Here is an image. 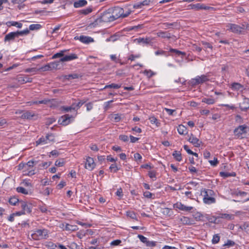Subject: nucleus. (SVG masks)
Masks as SVG:
<instances>
[{"label":"nucleus","mask_w":249,"mask_h":249,"mask_svg":"<svg viewBox=\"0 0 249 249\" xmlns=\"http://www.w3.org/2000/svg\"><path fill=\"white\" fill-rule=\"evenodd\" d=\"M61 61H55L54 62L50 63V66H51V67L52 69H57L58 66L59 65L60 62Z\"/></svg>","instance_id":"nucleus-45"},{"label":"nucleus","mask_w":249,"mask_h":249,"mask_svg":"<svg viewBox=\"0 0 249 249\" xmlns=\"http://www.w3.org/2000/svg\"><path fill=\"white\" fill-rule=\"evenodd\" d=\"M196 78L198 80V84H202L209 80L208 76L204 74L201 75V76H197Z\"/></svg>","instance_id":"nucleus-21"},{"label":"nucleus","mask_w":249,"mask_h":249,"mask_svg":"<svg viewBox=\"0 0 249 249\" xmlns=\"http://www.w3.org/2000/svg\"><path fill=\"white\" fill-rule=\"evenodd\" d=\"M16 190L18 193H20L24 195H27L28 194V191L22 187H18L17 188Z\"/></svg>","instance_id":"nucleus-41"},{"label":"nucleus","mask_w":249,"mask_h":249,"mask_svg":"<svg viewBox=\"0 0 249 249\" xmlns=\"http://www.w3.org/2000/svg\"><path fill=\"white\" fill-rule=\"evenodd\" d=\"M32 238L35 240L47 239L48 237V231L46 229H37L31 234Z\"/></svg>","instance_id":"nucleus-5"},{"label":"nucleus","mask_w":249,"mask_h":249,"mask_svg":"<svg viewBox=\"0 0 249 249\" xmlns=\"http://www.w3.org/2000/svg\"><path fill=\"white\" fill-rule=\"evenodd\" d=\"M170 52L171 53L176 54L177 56H180L181 55V57L183 58V57L185 56L186 55V53L184 52H181L180 51L177 49H170Z\"/></svg>","instance_id":"nucleus-22"},{"label":"nucleus","mask_w":249,"mask_h":249,"mask_svg":"<svg viewBox=\"0 0 249 249\" xmlns=\"http://www.w3.org/2000/svg\"><path fill=\"white\" fill-rule=\"evenodd\" d=\"M121 87V85H118L114 83H112L109 85H106L104 89H107V88H113L118 89L120 88Z\"/></svg>","instance_id":"nucleus-39"},{"label":"nucleus","mask_w":249,"mask_h":249,"mask_svg":"<svg viewBox=\"0 0 249 249\" xmlns=\"http://www.w3.org/2000/svg\"><path fill=\"white\" fill-rule=\"evenodd\" d=\"M188 141L192 143L195 146L198 147L200 145V143L202 142L199 140L193 134H191Z\"/></svg>","instance_id":"nucleus-16"},{"label":"nucleus","mask_w":249,"mask_h":249,"mask_svg":"<svg viewBox=\"0 0 249 249\" xmlns=\"http://www.w3.org/2000/svg\"><path fill=\"white\" fill-rule=\"evenodd\" d=\"M174 207L182 211L189 212L193 209V207L191 206H186L181 203L180 202H177L174 205Z\"/></svg>","instance_id":"nucleus-15"},{"label":"nucleus","mask_w":249,"mask_h":249,"mask_svg":"<svg viewBox=\"0 0 249 249\" xmlns=\"http://www.w3.org/2000/svg\"><path fill=\"white\" fill-rule=\"evenodd\" d=\"M180 221L183 225H191L195 224L194 221L193 219L186 216L181 217Z\"/></svg>","instance_id":"nucleus-19"},{"label":"nucleus","mask_w":249,"mask_h":249,"mask_svg":"<svg viewBox=\"0 0 249 249\" xmlns=\"http://www.w3.org/2000/svg\"><path fill=\"white\" fill-rule=\"evenodd\" d=\"M230 88L234 91H242L244 87L239 83L234 82L231 84Z\"/></svg>","instance_id":"nucleus-18"},{"label":"nucleus","mask_w":249,"mask_h":249,"mask_svg":"<svg viewBox=\"0 0 249 249\" xmlns=\"http://www.w3.org/2000/svg\"><path fill=\"white\" fill-rule=\"evenodd\" d=\"M192 50L193 51H196V52H200L201 51L202 48L198 46L196 44H194L192 46Z\"/></svg>","instance_id":"nucleus-54"},{"label":"nucleus","mask_w":249,"mask_h":249,"mask_svg":"<svg viewBox=\"0 0 249 249\" xmlns=\"http://www.w3.org/2000/svg\"><path fill=\"white\" fill-rule=\"evenodd\" d=\"M42 27V26L39 24H33L29 26L30 30H37L40 29Z\"/></svg>","instance_id":"nucleus-35"},{"label":"nucleus","mask_w":249,"mask_h":249,"mask_svg":"<svg viewBox=\"0 0 249 249\" xmlns=\"http://www.w3.org/2000/svg\"><path fill=\"white\" fill-rule=\"evenodd\" d=\"M74 39L79 40L81 42L85 44H89L90 43L94 42V39L93 38L90 36H85L83 35H81L79 36H76L74 37Z\"/></svg>","instance_id":"nucleus-10"},{"label":"nucleus","mask_w":249,"mask_h":249,"mask_svg":"<svg viewBox=\"0 0 249 249\" xmlns=\"http://www.w3.org/2000/svg\"><path fill=\"white\" fill-rule=\"evenodd\" d=\"M201 195L203 194V202L207 204H210L215 202V199L213 197L214 192L212 190L204 189L201 191Z\"/></svg>","instance_id":"nucleus-3"},{"label":"nucleus","mask_w":249,"mask_h":249,"mask_svg":"<svg viewBox=\"0 0 249 249\" xmlns=\"http://www.w3.org/2000/svg\"><path fill=\"white\" fill-rule=\"evenodd\" d=\"M190 85L192 86H195L198 85V80L196 78L192 79L190 81Z\"/></svg>","instance_id":"nucleus-59"},{"label":"nucleus","mask_w":249,"mask_h":249,"mask_svg":"<svg viewBox=\"0 0 249 249\" xmlns=\"http://www.w3.org/2000/svg\"><path fill=\"white\" fill-rule=\"evenodd\" d=\"M191 7V9H196L197 10L202 9V4L200 3H197L196 4H191L190 5Z\"/></svg>","instance_id":"nucleus-46"},{"label":"nucleus","mask_w":249,"mask_h":249,"mask_svg":"<svg viewBox=\"0 0 249 249\" xmlns=\"http://www.w3.org/2000/svg\"><path fill=\"white\" fill-rule=\"evenodd\" d=\"M80 77L79 75L77 73H72L64 76L65 79L70 80L78 78Z\"/></svg>","instance_id":"nucleus-29"},{"label":"nucleus","mask_w":249,"mask_h":249,"mask_svg":"<svg viewBox=\"0 0 249 249\" xmlns=\"http://www.w3.org/2000/svg\"><path fill=\"white\" fill-rule=\"evenodd\" d=\"M157 35L159 37L164 38H169L171 37L170 34L167 32H159L157 33Z\"/></svg>","instance_id":"nucleus-26"},{"label":"nucleus","mask_w":249,"mask_h":249,"mask_svg":"<svg viewBox=\"0 0 249 249\" xmlns=\"http://www.w3.org/2000/svg\"><path fill=\"white\" fill-rule=\"evenodd\" d=\"M138 237L139 238V239L141 240V241H142L143 243H146V244L147 243V242L148 241L147 238H146L144 236H143L142 235H140V234L138 235Z\"/></svg>","instance_id":"nucleus-57"},{"label":"nucleus","mask_w":249,"mask_h":249,"mask_svg":"<svg viewBox=\"0 0 249 249\" xmlns=\"http://www.w3.org/2000/svg\"><path fill=\"white\" fill-rule=\"evenodd\" d=\"M240 228L242 230H245L247 232L249 231V224L244 223L243 225L241 226Z\"/></svg>","instance_id":"nucleus-55"},{"label":"nucleus","mask_w":249,"mask_h":249,"mask_svg":"<svg viewBox=\"0 0 249 249\" xmlns=\"http://www.w3.org/2000/svg\"><path fill=\"white\" fill-rule=\"evenodd\" d=\"M64 164L63 159L57 160L55 162V165L58 167H62L64 165Z\"/></svg>","instance_id":"nucleus-50"},{"label":"nucleus","mask_w":249,"mask_h":249,"mask_svg":"<svg viewBox=\"0 0 249 249\" xmlns=\"http://www.w3.org/2000/svg\"><path fill=\"white\" fill-rule=\"evenodd\" d=\"M178 131L179 134L181 135H185L187 133V129L183 125L180 124L178 127Z\"/></svg>","instance_id":"nucleus-24"},{"label":"nucleus","mask_w":249,"mask_h":249,"mask_svg":"<svg viewBox=\"0 0 249 249\" xmlns=\"http://www.w3.org/2000/svg\"><path fill=\"white\" fill-rule=\"evenodd\" d=\"M21 118L27 120H36L37 118V115L32 111H27L21 115Z\"/></svg>","instance_id":"nucleus-11"},{"label":"nucleus","mask_w":249,"mask_h":249,"mask_svg":"<svg viewBox=\"0 0 249 249\" xmlns=\"http://www.w3.org/2000/svg\"><path fill=\"white\" fill-rule=\"evenodd\" d=\"M219 240L220 236L218 234H215L213 236L212 242L213 244H215L218 243Z\"/></svg>","instance_id":"nucleus-40"},{"label":"nucleus","mask_w":249,"mask_h":249,"mask_svg":"<svg viewBox=\"0 0 249 249\" xmlns=\"http://www.w3.org/2000/svg\"><path fill=\"white\" fill-rule=\"evenodd\" d=\"M77 54L75 53H71L69 55H64V56L60 59V61L67 62L77 59Z\"/></svg>","instance_id":"nucleus-17"},{"label":"nucleus","mask_w":249,"mask_h":249,"mask_svg":"<svg viewBox=\"0 0 249 249\" xmlns=\"http://www.w3.org/2000/svg\"><path fill=\"white\" fill-rule=\"evenodd\" d=\"M16 34L17 35L18 37L20 36L27 35L29 34L30 31L29 30L26 29L23 31H17L16 32Z\"/></svg>","instance_id":"nucleus-37"},{"label":"nucleus","mask_w":249,"mask_h":249,"mask_svg":"<svg viewBox=\"0 0 249 249\" xmlns=\"http://www.w3.org/2000/svg\"><path fill=\"white\" fill-rule=\"evenodd\" d=\"M202 217V214L199 213H197L194 215V217L197 221L201 220Z\"/></svg>","instance_id":"nucleus-53"},{"label":"nucleus","mask_w":249,"mask_h":249,"mask_svg":"<svg viewBox=\"0 0 249 249\" xmlns=\"http://www.w3.org/2000/svg\"><path fill=\"white\" fill-rule=\"evenodd\" d=\"M19 81L22 82L23 83H30L32 81V78L28 76L21 77L19 78Z\"/></svg>","instance_id":"nucleus-36"},{"label":"nucleus","mask_w":249,"mask_h":249,"mask_svg":"<svg viewBox=\"0 0 249 249\" xmlns=\"http://www.w3.org/2000/svg\"><path fill=\"white\" fill-rule=\"evenodd\" d=\"M92 9L91 8L88 7L86 9L79 10L78 11V13L80 14L87 15L89 14V13H91L92 12Z\"/></svg>","instance_id":"nucleus-34"},{"label":"nucleus","mask_w":249,"mask_h":249,"mask_svg":"<svg viewBox=\"0 0 249 249\" xmlns=\"http://www.w3.org/2000/svg\"><path fill=\"white\" fill-rule=\"evenodd\" d=\"M239 107L242 111H244L249 109V99L244 96L243 102L240 104Z\"/></svg>","instance_id":"nucleus-14"},{"label":"nucleus","mask_w":249,"mask_h":249,"mask_svg":"<svg viewBox=\"0 0 249 249\" xmlns=\"http://www.w3.org/2000/svg\"><path fill=\"white\" fill-rule=\"evenodd\" d=\"M173 156L178 161H180L182 160L181 154L179 151H175L173 153Z\"/></svg>","instance_id":"nucleus-32"},{"label":"nucleus","mask_w":249,"mask_h":249,"mask_svg":"<svg viewBox=\"0 0 249 249\" xmlns=\"http://www.w3.org/2000/svg\"><path fill=\"white\" fill-rule=\"evenodd\" d=\"M202 102L205 103L208 105H213L215 103V100L212 98H203L202 100Z\"/></svg>","instance_id":"nucleus-33"},{"label":"nucleus","mask_w":249,"mask_h":249,"mask_svg":"<svg viewBox=\"0 0 249 249\" xmlns=\"http://www.w3.org/2000/svg\"><path fill=\"white\" fill-rule=\"evenodd\" d=\"M144 73L149 78L152 77L155 74V73L151 70H145Z\"/></svg>","instance_id":"nucleus-52"},{"label":"nucleus","mask_w":249,"mask_h":249,"mask_svg":"<svg viewBox=\"0 0 249 249\" xmlns=\"http://www.w3.org/2000/svg\"><path fill=\"white\" fill-rule=\"evenodd\" d=\"M143 28V25L142 24H140L137 26H134L131 28V30H135V31H139V29H141Z\"/></svg>","instance_id":"nucleus-61"},{"label":"nucleus","mask_w":249,"mask_h":249,"mask_svg":"<svg viewBox=\"0 0 249 249\" xmlns=\"http://www.w3.org/2000/svg\"><path fill=\"white\" fill-rule=\"evenodd\" d=\"M135 41H136L138 43H142V44H149L150 42V40L149 38H138L135 39Z\"/></svg>","instance_id":"nucleus-30"},{"label":"nucleus","mask_w":249,"mask_h":249,"mask_svg":"<svg viewBox=\"0 0 249 249\" xmlns=\"http://www.w3.org/2000/svg\"><path fill=\"white\" fill-rule=\"evenodd\" d=\"M68 50H63L60 51L59 52L54 54L53 56V59H55L59 57H63L64 56V53H66Z\"/></svg>","instance_id":"nucleus-27"},{"label":"nucleus","mask_w":249,"mask_h":249,"mask_svg":"<svg viewBox=\"0 0 249 249\" xmlns=\"http://www.w3.org/2000/svg\"><path fill=\"white\" fill-rule=\"evenodd\" d=\"M21 207L22 209V211L24 212L25 214L26 213H30L32 212V205L31 204L21 201Z\"/></svg>","instance_id":"nucleus-12"},{"label":"nucleus","mask_w":249,"mask_h":249,"mask_svg":"<svg viewBox=\"0 0 249 249\" xmlns=\"http://www.w3.org/2000/svg\"><path fill=\"white\" fill-rule=\"evenodd\" d=\"M158 209L160 212L163 214L164 215H170V209L168 208H158Z\"/></svg>","instance_id":"nucleus-28"},{"label":"nucleus","mask_w":249,"mask_h":249,"mask_svg":"<svg viewBox=\"0 0 249 249\" xmlns=\"http://www.w3.org/2000/svg\"><path fill=\"white\" fill-rule=\"evenodd\" d=\"M18 201V199L15 196L11 197L9 199V203L12 205H16Z\"/></svg>","instance_id":"nucleus-38"},{"label":"nucleus","mask_w":249,"mask_h":249,"mask_svg":"<svg viewBox=\"0 0 249 249\" xmlns=\"http://www.w3.org/2000/svg\"><path fill=\"white\" fill-rule=\"evenodd\" d=\"M54 142V136L52 134H48L45 137H42L39 139L36 142V144H45L50 143V142Z\"/></svg>","instance_id":"nucleus-7"},{"label":"nucleus","mask_w":249,"mask_h":249,"mask_svg":"<svg viewBox=\"0 0 249 249\" xmlns=\"http://www.w3.org/2000/svg\"><path fill=\"white\" fill-rule=\"evenodd\" d=\"M109 169L114 173H116L119 170V168H118L116 164L115 163L112 164L110 165Z\"/></svg>","instance_id":"nucleus-47"},{"label":"nucleus","mask_w":249,"mask_h":249,"mask_svg":"<svg viewBox=\"0 0 249 249\" xmlns=\"http://www.w3.org/2000/svg\"><path fill=\"white\" fill-rule=\"evenodd\" d=\"M38 161L36 160H31L24 163L25 170L23 171L24 175L31 176L35 174V170L33 169L35 165L37 164Z\"/></svg>","instance_id":"nucleus-4"},{"label":"nucleus","mask_w":249,"mask_h":249,"mask_svg":"<svg viewBox=\"0 0 249 249\" xmlns=\"http://www.w3.org/2000/svg\"><path fill=\"white\" fill-rule=\"evenodd\" d=\"M39 209L40 211L43 213H47L48 212H50L47 210V208L45 205L39 206Z\"/></svg>","instance_id":"nucleus-48"},{"label":"nucleus","mask_w":249,"mask_h":249,"mask_svg":"<svg viewBox=\"0 0 249 249\" xmlns=\"http://www.w3.org/2000/svg\"><path fill=\"white\" fill-rule=\"evenodd\" d=\"M247 127L245 125H239L234 130V134L235 136L239 137L243 134L247 133Z\"/></svg>","instance_id":"nucleus-9"},{"label":"nucleus","mask_w":249,"mask_h":249,"mask_svg":"<svg viewBox=\"0 0 249 249\" xmlns=\"http://www.w3.org/2000/svg\"><path fill=\"white\" fill-rule=\"evenodd\" d=\"M6 24L7 26H16L18 28H21L22 26V24L17 21H8L6 22Z\"/></svg>","instance_id":"nucleus-25"},{"label":"nucleus","mask_w":249,"mask_h":249,"mask_svg":"<svg viewBox=\"0 0 249 249\" xmlns=\"http://www.w3.org/2000/svg\"><path fill=\"white\" fill-rule=\"evenodd\" d=\"M114 21V18H113L110 11H109V9L102 13L98 18H97L94 21L95 24H98L101 22H109Z\"/></svg>","instance_id":"nucleus-2"},{"label":"nucleus","mask_w":249,"mask_h":249,"mask_svg":"<svg viewBox=\"0 0 249 249\" xmlns=\"http://www.w3.org/2000/svg\"><path fill=\"white\" fill-rule=\"evenodd\" d=\"M175 24H176V23H163L162 24L160 23V24H159V26L161 25V27H163V28H170V26H173V25H174Z\"/></svg>","instance_id":"nucleus-43"},{"label":"nucleus","mask_w":249,"mask_h":249,"mask_svg":"<svg viewBox=\"0 0 249 249\" xmlns=\"http://www.w3.org/2000/svg\"><path fill=\"white\" fill-rule=\"evenodd\" d=\"M220 176L224 178H226L230 177V173L226 172H221L219 173Z\"/></svg>","instance_id":"nucleus-58"},{"label":"nucleus","mask_w":249,"mask_h":249,"mask_svg":"<svg viewBox=\"0 0 249 249\" xmlns=\"http://www.w3.org/2000/svg\"><path fill=\"white\" fill-rule=\"evenodd\" d=\"M119 139L121 141L126 142L128 141V137L125 135H121L119 136Z\"/></svg>","instance_id":"nucleus-60"},{"label":"nucleus","mask_w":249,"mask_h":249,"mask_svg":"<svg viewBox=\"0 0 249 249\" xmlns=\"http://www.w3.org/2000/svg\"><path fill=\"white\" fill-rule=\"evenodd\" d=\"M95 166V164L93 158L88 157L85 163V168L89 170H92Z\"/></svg>","instance_id":"nucleus-13"},{"label":"nucleus","mask_w":249,"mask_h":249,"mask_svg":"<svg viewBox=\"0 0 249 249\" xmlns=\"http://www.w3.org/2000/svg\"><path fill=\"white\" fill-rule=\"evenodd\" d=\"M87 4L86 0H79L74 2L73 6L75 8H79L85 6Z\"/></svg>","instance_id":"nucleus-23"},{"label":"nucleus","mask_w":249,"mask_h":249,"mask_svg":"<svg viewBox=\"0 0 249 249\" xmlns=\"http://www.w3.org/2000/svg\"><path fill=\"white\" fill-rule=\"evenodd\" d=\"M72 118V115L65 114L61 116L58 120V123L63 125H67L71 122V119Z\"/></svg>","instance_id":"nucleus-8"},{"label":"nucleus","mask_w":249,"mask_h":249,"mask_svg":"<svg viewBox=\"0 0 249 249\" xmlns=\"http://www.w3.org/2000/svg\"><path fill=\"white\" fill-rule=\"evenodd\" d=\"M126 215L128 217H129L132 219H137V215L135 213H134L133 212H131V211L127 212Z\"/></svg>","instance_id":"nucleus-42"},{"label":"nucleus","mask_w":249,"mask_h":249,"mask_svg":"<svg viewBox=\"0 0 249 249\" xmlns=\"http://www.w3.org/2000/svg\"><path fill=\"white\" fill-rule=\"evenodd\" d=\"M150 2V0H144L142 2H141L139 3L135 4L134 5V7L137 8H141L142 5V6L147 5L149 4Z\"/></svg>","instance_id":"nucleus-31"},{"label":"nucleus","mask_w":249,"mask_h":249,"mask_svg":"<svg viewBox=\"0 0 249 249\" xmlns=\"http://www.w3.org/2000/svg\"><path fill=\"white\" fill-rule=\"evenodd\" d=\"M65 229L67 231H75L76 230V226L67 224Z\"/></svg>","instance_id":"nucleus-49"},{"label":"nucleus","mask_w":249,"mask_h":249,"mask_svg":"<svg viewBox=\"0 0 249 249\" xmlns=\"http://www.w3.org/2000/svg\"><path fill=\"white\" fill-rule=\"evenodd\" d=\"M16 37H18L16 32H11L5 36L4 41L14 40Z\"/></svg>","instance_id":"nucleus-20"},{"label":"nucleus","mask_w":249,"mask_h":249,"mask_svg":"<svg viewBox=\"0 0 249 249\" xmlns=\"http://www.w3.org/2000/svg\"><path fill=\"white\" fill-rule=\"evenodd\" d=\"M209 162L212 166H215L218 164V161L217 158H214L213 160H209Z\"/></svg>","instance_id":"nucleus-62"},{"label":"nucleus","mask_w":249,"mask_h":249,"mask_svg":"<svg viewBox=\"0 0 249 249\" xmlns=\"http://www.w3.org/2000/svg\"><path fill=\"white\" fill-rule=\"evenodd\" d=\"M52 68L51 67V66H50V64H48L40 68V70L43 71H49Z\"/></svg>","instance_id":"nucleus-51"},{"label":"nucleus","mask_w":249,"mask_h":249,"mask_svg":"<svg viewBox=\"0 0 249 249\" xmlns=\"http://www.w3.org/2000/svg\"><path fill=\"white\" fill-rule=\"evenodd\" d=\"M235 242L232 240H228L227 242L223 245V246H227L228 247H233L235 245Z\"/></svg>","instance_id":"nucleus-44"},{"label":"nucleus","mask_w":249,"mask_h":249,"mask_svg":"<svg viewBox=\"0 0 249 249\" xmlns=\"http://www.w3.org/2000/svg\"><path fill=\"white\" fill-rule=\"evenodd\" d=\"M219 217L227 219H231V215L227 213H222L220 214Z\"/></svg>","instance_id":"nucleus-56"},{"label":"nucleus","mask_w":249,"mask_h":249,"mask_svg":"<svg viewBox=\"0 0 249 249\" xmlns=\"http://www.w3.org/2000/svg\"><path fill=\"white\" fill-rule=\"evenodd\" d=\"M202 44L204 46L205 48H206V49L210 48V49H212L213 48L212 45L208 42L202 41Z\"/></svg>","instance_id":"nucleus-64"},{"label":"nucleus","mask_w":249,"mask_h":249,"mask_svg":"<svg viewBox=\"0 0 249 249\" xmlns=\"http://www.w3.org/2000/svg\"><path fill=\"white\" fill-rule=\"evenodd\" d=\"M109 11H110L113 18H114V20L120 18H124L127 17L131 13V11L128 9L124 12V10L119 6L109 8Z\"/></svg>","instance_id":"nucleus-1"},{"label":"nucleus","mask_w":249,"mask_h":249,"mask_svg":"<svg viewBox=\"0 0 249 249\" xmlns=\"http://www.w3.org/2000/svg\"><path fill=\"white\" fill-rule=\"evenodd\" d=\"M85 106L86 107L87 110L90 111L93 108V104L91 102H89L86 104Z\"/></svg>","instance_id":"nucleus-63"},{"label":"nucleus","mask_w":249,"mask_h":249,"mask_svg":"<svg viewBox=\"0 0 249 249\" xmlns=\"http://www.w3.org/2000/svg\"><path fill=\"white\" fill-rule=\"evenodd\" d=\"M227 26L231 32L237 34H242L245 29L244 24H242L241 26L235 24L229 23Z\"/></svg>","instance_id":"nucleus-6"}]
</instances>
